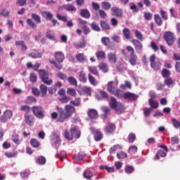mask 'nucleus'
I'll list each match as a JSON object with an SVG mask.
<instances>
[{
	"mask_svg": "<svg viewBox=\"0 0 180 180\" xmlns=\"http://www.w3.org/2000/svg\"><path fill=\"white\" fill-rule=\"evenodd\" d=\"M167 152H165L164 150H158V153H156L154 160H160V158H165L167 155Z\"/></svg>",
	"mask_w": 180,
	"mask_h": 180,
	"instance_id": "393cba45",
	"label": "nucleus"
},
{
	"mask_svg": "<svg viewBox=\"0 0 180 180\" xmlns=\"http://www.w3.org/2000/svg\"><path fill=\"white\" fill-rule=\"evenodd\" d=\"M171 122H172V123H173V127H174L176 129H178L179 128H180V122L178 121L177 119L172 118V119H171Z\"/></svg>",
	"mask_w": 180,
	"mask_h": 180,
	"instance_id": "603ef678",
	"label": "nucleus"
},
{
	"mask_svg": "<svg viewBox=\"0 0 180 180\" xmlns=\"http://www.w3.org/2000/svg\"><path fill=\"white\" fill-rule=\"evenodd\" d=\"M123 34L125 39H130L131 38V31L129 29L124 28L123 30Z\"/></svg>",
	"mask_w": 180,
	"mask_h": 180,
	"instance_id": "49530a36",
	"label": "nucleus"
},
{
	"mask_svg": "<svg viewBox=\"0 0 180 180\" xmlns=\"http://www.w3.org/2000/svg\"><path fill=\"white\" fill-rule=\"evenodd\" d=\"M70 105H72L73 107H79L81 105V98L77 97L75 100H71L70 101Z\"/></svg>",
	"mask_w": 180,
	"mask_h": 180,
	"instance_id": "cd10ccee",
	"label": "nucleus"
},
{
	"mask_svg": "<svg viewBox=\"0 0 180 180\" xmlns=\"http://www.w3.org/2000/svg\"><path fill=\"white\" fill-rule=\"evenodd\" d=\"M88 117H89L91 121L96 120L98 118V110L94 109H90L88 110Z\"/></svg>",
	"mask_w": 180,
	"mask_h": 180,
	"instance_id": "4468645a",
	"label": "nucleus"
},
{
	"mask_svg": "<svg viewBox=\"0 0 180 180\" xmlns=\"http://www.w3.org/2000/svg\"><path fill=\"white\" fill-rule=\"evenodd\" d=\"M114 84V82L113 81H110L108 82V87H107V90L110 94H114V91H116L115 87L113 86Z\"/></svg>",
	"mask_w": 180,
	"mask_h": 180,
	"instance_id": "c85d7f7f",
	"label": "nucleus"
},
{
	"mask_svg": "<svg viewBox=\"0 0 180 180\" xmlns=\"http://www.w3.org/2000/svg\"><path fill=\"white\" fill-rule=\"evenodd\" d=\"M148 103L150 104L151 108L157 109L159 106L158 103L155 101L153 98L148 100Z\"/></svg>",
	"mask_w": 180,
	"mask_h": 180,
	"instance_id": "a18cd8bd",
	"label": "nucleus"
},
{
	"mask_svg": "<svg viewBox=\"0 0 180 180\" xmlns=\"http://www.w3.org/2000/svg\"><path fill=\"white\" fill-rule=\"evenodd\" d=\"M136 140V135L134 133H131L128 136V142L133 143Z\"/></svg>",
	"mask_w": 180,
	"mask_h": 180,
	"instance_id": "bf43d9fd",
	"label": "nucleus"
},
{
	"mask_svg": "<svg viewBox=\"0 0 180 180\" xmlns=\"http://www.w3.org/2000/svg\"><path fill=\"white\" fill-rule=\"evenodd\" d=\"M131 44L134 46L136 51H142L143 49V44L139 41V39H132Z\"/></svg>",
	"mask_w": 180,
	"mask_h": 180,
	"instance_id": "2eb2a0df",
	"label": "nucleus"
},
{
	"mask_svg": "<svg viewBox=\"0 0 180 180\" xmlns=\"http://www.w3.org/2000/svg\"><path fill=\"white\" fill-rule=\"evenodd\" d=\"M63 8L65 9L68 12H76L77 8L72 4H68L63 6Z\"/></svg>",
	"mask_w": 180,
	"mask_h": 180,
	"instance_id": "412c9836",
	"label": "nucleus"
},
{
	"mask_svg": "<svg viewBox=\"0 0 180 180\" xmlns=\"http://www.w3.org/2000/svg\"><path fill=\"white\" fill-rule=\"evenodd\" d=\"M65 138L66 140L72 141L73 139H75V136L71 131V129L68 131V129H65V134H64Z\"/></svg>",
	"mask_w": 180,
	"mask_h": 180,
	"instance_id": "5701e85b",
	"label": "nucleus"
},
{
	"mask_svg": "<svg viewBox=\"0 0 180 180\" xmlns=\"http://www.w3.org/2000/svg\"><path fill=\"white\" fill-rule=\"evenodd\" d=\"M129 153L133 155V154H136L138 151V148L136 146H132L131 147L129 148Z\"/></svg>",
	"mask_w": 180,
	"mask_h": 180,
	"instance_id": "0e129e2a",
	"label": "nucleus"
},
{
	"mask_svg": "<svg viewBox=\"0 0 180 180\" xmlns=\"http://www.w3.org/2000/svg\"><path fill=\"white\" fill-rule=\"evenodd\" d=\"M155 55H151L150 57V66L153 70L158 71L161 69L162 63L161 61H155Z\"/></svg>",
	"mask_w": 180,
	"mask_h": 180,
	"instance_id": "0eeeda50",
	"label": "nucleus"
},
{
	"mask_svg": "<svg viewBox=\"0 0 180 180\" xmlns=\"http://www.w3.org/2000/svg\"><path fill=\"white\" fill-rule=\"evenodd\" d=\"M32 94L35 96H41L40 90L36 87L32 88Z\"/></svg>",
	"mask_w": 180,
	"mask_h": 180,
	"instance_id": "774afa93",
	"label": "nucleus"
},
{
	"mask_svg": "<svg viewBox=\"0 0 180 180\" xmlns=\"http://www.w3.org/2000/svg\"><path fill=\"white\" fill-rule=\"evenodd\" d=\"M76 59L78 62L84 63L85 61H86V56H84V53H79L76 56Z\"/></svg>",
	"mask_w": 180,
	"mask_h": 180,
	"instance_id": "7c9ffc66",
	"label": "nucleus"
},
{
	"mask_svg": "<svg viewBox=\"0 0 180 180\" xmlns=\"http://www.w3.org/2000/svg\"><path fill=\"white\" fill-rule=\"evenodd\" d=\"M88 79L90 84H91L94 86H96L98 84V82L96 80L95 77L92 76L91 75H88Z\"/></svg>",
	"mask_w": 180,
	"mask_h": 180,
	"instance_id": "c756f323",
	"label": "nucleus"
},
{
	"mask_svg": "<svg viewBox=\"0 0 180 180\" xmlns=\"http://www.w3.org/2000/svg\"><path fill=\"white\" fill-rule=\"evenodd\" d=\"M31 18H32L33 20L37 24L41 23V17L37 13H33L32 14H31Z\"/></svg>",
	"mask_w": 180,
	"mask_h": 180,
	"instance_id": "4c0bfd02",
	"label": "nucleus"
},
{
	"mask_svg": "<svg viewBox=\"0 0 180 180\" xmlns=\"http://www.w3.org/2000/svg\"><path fill=\"white\" fill-rule=\"evenodd\" d=\"M111 12L113 16H115L116 18H122V15H123L122 10L120 9V8L112 7Z\"/></svg>",
	"mask_w": 180,
	"mask_h": 180,
	"instance_id": "ddd939ff",
	"label": "nucleus"
},
{
	"mask_svg": "<svg viewBox=\"0 0 180 180\" xmlns=\"http://www.w3.org/2000/svg\"><path fill=\"white\" fill-rule=\"evenodd\" d=\"M68 96L75 97L77 96L76 90L72 87H69L68 89V91H66Z\"/></svg>",
	"mask_w": 180,
	"mask_h": 180,
	"instance_id": "c03bdc74",
	"label": "nucleus"
},
{
	"mask_svg": "<svg viewBox=\"0 0 180 180\" xmlns=\"http://www.w3.org/2000/svg\"><path fill=\"white\" fill-rule=\"evenodd\" d=\"M57 111L58 112V117L57 119V122L59 123H63L67 120L69 119V117H71L70 115L65 113V111L63 108H60L59 106L56 107Z\"/></svg>",
	"mask_w": 180,
	"mask_h": 180,
	"instance_id": "20e7f679",
	"label": "nucleus"
},
{
	"mask_svg": "<svg viewBox=\"0 0 180 180\" xmlns=\"http://www.w3.org/2000/svg\"><path fill=\"white\" fill-rule=\"evenodd\" d=\"M123 98L129 101H136L139 98V96L134 93L127 92L124 93Z\"/></svg>",
	"mask_w": 180,
	"mask_h": 180,
	"instance_id": "1a4fd4ad",
	"label": "nucleus"
},
{
	"mask_svg": "<svg viewBox=\"0 0 180 180\" xmlns=\"http://www.w3.org/2000/svg\"><path fill=\"white\" fill-rule=\"evenodd\" d=\"M24 122H25L26 124L32 127L34 123V117L32 115L25 114L24 115Z\"/></svg>",
	"mask_w": 180,
	"mask_h": 180,
	"instance_id": "9d476101",
	"label": "nucleus"
},
{
	"mask_svg": "<svg viewBox=\"0 0 180 180\" xmlns=\"http://www.w3.org/2000/svg\"><path fill=\"white\" fill-rule=\"evenodd\" d=\"M101 29L104 30H110V24H108L107 22H105L104 20L101 21Z\"/></svg>",
	"mask_w": 180,
	"mask_h": 180,
	"instance_id": "79ce46f5",
	"label": "nucleus"
},
{
	"mask_svg": "<svg viewBox=\"0 0 180 180\" xmlns=\"http://www.w3.org/2000/svg\"><path fill=\"white\" fill-rule=\"evenodd\" d=\"M82 176L85 179L92 180L91 178L94 177V173L91 170L86 169L82 173Z\"/></svg>",
	"mask_w": 180,
	"mask_h": 180,
	"instance_id": "6ab92c4d",
	"label": "nucleus"
},
{
	"mask_svg": "<svg viewBox=\"0 0 180 180\" xmlns=\"http://www.w3.org/2000/svg\"><path fill=\"white\" fill-rule=\"evenodd\" d=\"M97 60H105L106 59V53L103 51H98L96 53Z\"/></svg>",
	"mask_w": 180,
	"mask_h": 180,
	"instance_id": "a878e982",
	"label": "nucleus"
},
{
	"mask_svg": "<svg viewBox=\"0 0 180 180\" xmlns=\"http://www.w3.org/2000/svg\"><path fill=\"white\" fill-rule=\"evenodd\" d=\"M56 76L59 79H61V80H66L68 78L67 75H65L61 72H58Z\"/></svg>",
	"mask_w": 180,
	"mask_h": 180,
	"instance_id": "e2e57ef3",
	"label": "nucleus"
},
{
	"mask_svg": "<svg viewBox=\"0 0 180 180\" xmlns=\"http://www.w3.org/2000/svg\"><path fill=\"white\" fill-rule=\"evenodd\" d=\"M42 16L45 17L46 20H51L53 19V14L49 11H44L42 13Z\"/></svg>",
	"mask_w": 180,
	"mask_h": 180,
	"instance_id": "3c124183",
	"label": "nucleus"
},
{
	"mask_svg": "<svg viewBox=\"0 0 180 180\" xmlns=\"http://www.w3.org/2000/svg\"><path fill=\"white\" fill-rule=\"evenodd\" d=\"M135 37L138 39L139 41H142L143 39V36L141 32H140L138 30H136L134 32Z\"/></svg>",
	"mask_w": 180,
	"mask_h": 180,
	"instance_id": "864d4df0",
	"label": "nucleus"
},
{
	"mask_svg": "<svg viewBox=\"0 0 180 180\" xmlns=\"http://www.w3.org/2000/svg\"><path fill=\"white\" fill-rule=\"evenodd\" d=\"M30 145L34 148H37L40 147V142L38 141L37 139L33 138V139H31L30 140Z\"/></svg>",
	"mask_w": 180,
	"mask_h": 180,
	"instance_id": "473e14b6",
	"label": "nucleus"
},
{
	"mask_svg": "<svg viewBox=\"0 0 180 180\" xmlns=\"http://www.w3.org/2000/svg\"><path fill=\"white\" fill-rule=\"evenodd\" d=\"M68 80L70 82V84H72V86H77V85L78 84V82H77V79H75V77H69L68 78Z\"/></svg>",
	"mask_w": 180,
	"mask_h": 180,
	"instance_id": "6e6d98bb",
	"label": "nucleus"
},
{
	"mask_svg": "<svg viewBox=\"0 0 180 180\" xmlns=\"http://www.w3.org/2000/svg\"><path fill=\"white\" fill-rule=\"evenodd\" d=\"M89 71L90 72V73H92L94 76L99 77V72L98 70V68H96V67H89Z\"/></svg>",
	"mask_w": 180,
	"mask_h": 180,
	"instance_id": "ea45409f",
	"label": "nucleus"
},
{
	"mask_svg": "<svg viewBox=\"0 0 180 180\" xmlns=\"http://www.w3.org/2000/svg\"><path fill=\"white\" fill-rule=\"evenodd\" d=\"M19 137L20 136L18 134H17L16 133H13V134H12L11 136V140L12 141H13L14 143L20 145L21 144V141Z\"/></svg>",
	"mask_w": 180,
	"mask_h": 180,
	"instance_id": "bb28decb",
	"label": "nucleus"
},
{
	"mask_svg": "<svg viewBox=\"0 0 180 180\" xmlns=\"http://www.w3.org/2000/svg\"><path fill=\"white\" fill-rule=\"evenodd\" d=\"M36 103H37V98H34V96H28L25 100L26 104L30 105V104Z\"/></svg>",
	"mask_w": 180,
	"mask_h": 180,
	"instance_id": "58836bf2",
	"label": "nucleus"
},
{
	"mask_svg": "<svg viewBox=\"0 0 180 180\" xmlns=\"http://www.w3.org/2000/svg\"><path fill=\"white\" fill-rule=\"evenodd\" d=\"M20 110L25 112V114L28 115V113L32 110V108H30V106L29 105H24L20 108Z\"/></svg>",
	"mask_w": 180,
	"mask_h": 180,
	"instance_id": "a19ab883",
	"label": "nucleus"
},
{
	"mask_svg": "<svg viewBox=\"0 0 180 180\" xmlns=\"http://www.w3.org/2000/svg\"><path fill=\"white\" fill-rule=\"evenodd\" d=\"M39 63H35V65H33V70L34 71L38 72L39 79H41V82L44 83L47 86H51L53 84V79L49 77V72L46 71L45 70H38L40 67Z\"/></svg>",
	"mask_w": 180,
	"mask_h": 180,
	"instance_id": "f257e3e1",
	"label": "nucleus"
},
{
	"mask_svg": "<svg viewBox=\"0 0 180 180\" xmlns=\"http://www.w3.org/2000/svg\"><path fill=\"white\" fill-rule=\"evenodd\" d=\"M52 140L54 143V144H60V138L58 134H53L52 135Z\"/></svg>",
	"mask_w": 180,
	"mask_h": 180,
	"instance_id": "e433bc0d",
	"label": "nucleus"
},
{
	"mask_svg": "<svg viewBox=\"0 0 180 180\" xmlns=\"http://www.w3.org/2000/svg\"><path fill=\"white\" fill-rule=\"evenodd\" d=\"M64 59H65V55L63 52L55 53V60H56L58 63H62Z\"/></svg>",
	"mask_w": 180,
	"mask_h": 180,
	"instance_id": "f3484780",
	"label": "nucleus"
},
{
	"mask_svg": "<svg viewBox=\"0 0 180 180\" xmlns=\"http://www.w3.org/2000/svg\"><path fill=\"white\" fill-rule=\"evenodd\" d=\"M27 24L32 29L37 28V25L33 22L32 19H27Z\"/></svg>",
	"mask_w": 180,
	"mask_h": 180,
	"instance_id": "338daca9",
	"label": "nucleus"
},
{
	"mask_svg": "<svg viewBox=\"0 0 180 180\" xmlns=\"http://www.w3.org/2000/svg\"><path fill=\"white\" fill-rule=\"evenodd\" d=\"M64 112L66 115H70L72 117V115L75 113L76 109L75 106L68 104L65 106Z\"/></svg>",
	"mask_w": 180,
	"mask_h": 180,
	"instance_id": "f8f14e48",
	"label": "nucleus"
},
{
	"mask_svg": "<svg viewBox=\"0 0 180 180\" xmlns=\"http://www.w3.org/2000/svg\"><path fill=\"white\" fill-rule=\"evenodd\" d=\"M91 26V29L94 31H95V32H100L101 31V29H100L98 25L96 22H92Z\"/></svg>",
	"mask_w": 180,
	"mask_h": 180,
	"instance_id": "69168bd1",
	"label": "nucleus"
},
{
	"mask_svg": "<svg viewBox=\"0 0 180 180\" xmlns=\"http://www.w3.org/2000/svg\"><path fill=\"white\" fill-rule=\"evenodd\" d=\"M78 79L82 83H85L87 82V78L85 77V73L84 71L79 72V75L78 76Z\"/></svg>",
	"mask_w": 180,
	"mask_h": 180,
	"instance_id": "f704fd0d",
	"label": "nucleus"
},
{
	"mask_svg": "<svg viewBox=\"0 0 180 180\" xmlns=\"http://www.w3.org/2000/svg\"><path fill=\"white\" fill-rule=\"evenodd\" d=\"M109 106L112 109L115 110L117 112L123 110V104L122 103H118L117 100L114 96H111L109 101Z\"/></svg>",
	"mask_w": 180,
	"mask_h": 180,
	"instance_id": "7ed1b4c3",
	"label": "nucleus"
},
{
	"mask_svg": "<svg viewBox=\"0 0 180 180\" xmlns=\"http://www.w3.org/2000/svg\"><path fill=\"white\" fill-rule=\"evenodd\" d=\"M164 84L166 85L168 88H169L171 86L174 85V81L171 77H168L166 79L164 80Z\"/></svg>",
	"mask_w": 180,
	"mask_h": 180,
	"instance_id": "72a5a7b5",
	"label": "nucleus"
},
{
	"mask_svg": "<svg viewBox=\"0 0 180 180\" xmlns=\"http://www.w3.org/2000/svg\"><path fill=\"white\" fill-rule=\"evenodd\" d=\"M101 7L105 10V11H108V10H110L111 8V4L110 2L108 1H103L101 3Z\"/></svg>",
	"mask_w": 180,
	"mask_h": 180,
	"instance_id": "09e8293b",
	"label": "nucleus"
},
{
	"mask_svg": "<svg viewBox=\"0 0 180 180\" xmlns=\"http://www.w3.org/2000/svg\"><path fill=\"white\" fill-rule=\"evenodd\" d=\"M116 157L119 160L125 159L127 158V154L123 151L117 153Z\"/></svg>",
	"mask_w": 180,
	"mask_h": 180,
	"instance_id": "5fc2aeb1",
	"label": "nucleus"
},
{
	"mask_svg": "<svg viewBox=\"0 0 180 180\" xmlns=\"http://www.w3.org/2000/svg\"><path fill=\"white\" fill-rule=\"evenodd\" d=\"M18 155V152H13V153H4V156L7 157L8 158H16Z\"/></svg>",
	"mask_w": 180,
	"mask_h": 180,
	"instance_id": "052dcab7",
	"label": "nucleus"
},
{
	"mask_svg": "<svg viewBox=\"0 0 180 180\" xmlns=\"http://www.w3.org/2000/svg\"><path fill=\"white\" fill-rule=\"evenodd\" d=\"M108 61L110 64H115L117 62V56H116V53H109L108 54Z\"/></svg>",
	"mask_w": 180,
	"mask_h": 180,
	"instance_id": "dca6fc26",
	"label": "nucleus"
},
{
	"mask_svg": "<svg viewBox=\"0 0 180 180\" xmlns=\"http://www.w3.org/2000/svg\"><path fill=\"white\" fill-rule=\"evenodd\" d=\"M80 15L85 19H89L91 18V13L87 9H82L80 10Z\"/></svg>",
	"mask_w": 180,
	"mask_h": 180,
	"instance_id": "4be33fe9",
	"label": "nucleus"
},
{
	"mask_svg": "<svg viewBox=\"0 0 180 180\" xmlns=\"http://www.w3.org/2000/svg\"><path fill=\"white\" fill-rule=\"evenodd\" d=\"M154 20L155 24L158 25V27H161L162 25V20L158 14H155L154 15Z\"/></svg>",
	"mask_w": 180,
	"mask_h": 180,
	"instance_id": "2f4dec72",
	"label": "nucleus"
},
{
	"mask_svg": "<svg viewBox=\"0 0 180 180\" xmlns=\"http://www.w3.org/2000/svg\"><path fill=\"white\" fill-rule=\"evenodd\" d=\"M41 56H42L41 53L38 52L36 49H33L32 52H31L29 54V57H31L34 59L41 58Z\"/></svg>",
	"mask_w": 180,
	"mask_h": 180,
	"instance_id": "aec40b11",
	"label": "nucleus"
},
{
	"mask_svg": "<svg viewBox=\"0 0 180 180\" xmlns=\"http://www.w3.org/2000/svg\"><path fill=\"white\" fill-rule=\"evenodd\" d=\"M48 87L45 84H41L39 86V92L41 93V97L45 98L47 96Z\"/></svg>",
	"mask_w": 180,
	"mask_h": 180,
	"instance_id": "a211bd4d",
	"label": "nucleus"
},
{
	"mask_svg": "<svg viewBox=\"0 0 180 180\" xmlns=\"http://www.w3.org/2000/svg\"><path fill=\"white\" fill-rule=\"evenodd\" d=\"M98 68L100 70H103L104 73H107L108 72V65L105 63H101Z\"/></svg>",
	"mask_w": 180,
	"mask_h": 180,
	"instance_id": "c9c22d12",
	"label": "nucleus"
},
{
	"mask_svg": "<svg viewBox=\"0 0 180 180\" xmlns=\"http://www.w3.org/2000/svg\"><path fill=\"white\" fill-rule=\"evenodd\" d=\"M170 71L166 68L162 70V77L165 79L169 78L170 77Z\"/></svg>",
	"mask_w": 180,
	"mask_h": 180,
	"instance_id": "8fccbe9b",
	"label": "nucleus"
},
{
	"mask_svg": "<svg viewBox=\"0 0 180 180\" xmlns=\"http://www.w3.org/2000/svg\"><path fill=\"white\" fill-rule=\"evenodd\" d=\"M164 39L165 41L167 42V44L169 46H173L175 41V37L173 32H166L164 34Z\"/></svg>",
	"mask_w": 180,
	"mask_h": 180,
	"instance_id": "423d86ee",
	"label": "nucleus"
},
{
	"mask_svg": "<svg viewBox=\"0 0 180 180\" xmlns=\"http://www.w3.org/2000/svg\"><path fill=\"white\" fill-rule=\"evenodd\" d=\"M31 109L35 117H37L39 119H43L45 117L43 107L36 105V106H32Z\"/></svg>",
	"mask_w": 180,
	"mask_h": 180,
	"instance_id": "39448f33",
	"label": "nucleus"
},
{
	"mask_svg": "<svg viewBox=\"0 0 180 180\" xmlns=\"http://www.w3.org/2000/svg\"><path fill=\"white\" fill-rule=\"evenodd\" d=\"M129 53V56L128 54ZM121 53L125 57L129 58V63L131 66L137 65L138 56L135 54L134 49L131 46H127V49H122Z\"/></svg>",
	"mask_w": 180,
	"mask_h": 180,
	"instance_id": "f03ea898",
	"label": "nucleus"
},
{
	"mask_svg": "<svg viewBox=\"0 0 180 180\" xmlns=\"http://www.w3.org/2000/svg\"><path fill=\"white\" fill-rule=\"evenodd\" d=\"M116 129L115 124L113 122H108L107 125H105V131L108 134H112Z\"/></svg>",
	"mask_w": 180,
	"mask_h": 180,
	"instance_id": "9b49d317",
	"label": "nucleus"
},
{
	"mask_svg": "<svg viewBox=\"0 0 180 180\" xmlns=\"http://www.w3.org/2000/svg\"><path fill=\"white\" fill-rule=\"evenodd\" d=\"M143 18L147 21H150L151 19H153V13H151L150 12H144Z\"/></svg>",
	"mask_w": 180,
	"mask_h": 180,
	"instance_id": "4d7b16f0",
	"label": "nucleus"
},
{
	"mask_svg": "<svg viewBox=\"0 0 180 180\" xmlns=\"http://www.w3.org/2000/svg\"><path fill=\"white\" fill-rule=\"evenodd\" d=\"M70 131L74 136V138L76 139H78L80 138L81 136V131L78 130L76 127L70 128Z\"/></svg>",
	"mask_w": 180,
	"mask_h": 180,
	"instance_id": "b1692460",
	"label": "nucleus"
},
{
	"mask_svg": "<svg viewBox=\"0 0 180 180\" xmlns=\"http://www.w3.org/2000/svg\"><path fill=\"white\" fill-rule=\"evenodd\" d=\"M134 172V167L133 166H130V165L125 166V167H124L125 173H127L128 174H131Z\"/></svg>",
	"mask_w": 180,
	"mask_h": 180,
	"instance_id": "de8ad7c7",
	"label": "nucleus"
},
{
	"mask_svg": "<svg viewBox=\"0 0 180 180\" xmlns=\"http://www.w3.org/2000/svg\"><path fill=\"white\" fill-rule=\"evenodd\" d=\"M2 116L6 117L8 119H11L13 117V112L10 110H6L4 111Z\"/></svg>",
	"mask_w": 180,
	"mask_h": 180,
	"instance_id": "680f3d73",
	"label": "nucleus"
},
{
	"mask_svg": "<svg viewBox=\"0 0 180 180\" xmlns=\"http://www.w3.org/2000/svg\"><path fill=\"white\" fill-rule=\"evenodd\" d=\"M70 100L71 98H70V96H64L58 98L59 102H61V103L63 104L68 103Z\"/></svg>",
	"mask_w": 180,
	"mask_h": 180,
	"instance_id": "37998d69",
	"label": "nucleus"
},
{
	"mask_svg": "<svg viewBox=\"0 0 180 180\" xmlns=\"http://www.w3.org/2000/svg\"><path fill=\"white\" fill-rule=\"evenodd\" d=\"M46 162V158L44 156H40L37 158V162L39 165H44Z\"/></svg>",
	"mask_w": 180,
	"mask_h": 180,
	"instance_id": "13d9d810",
	"label": "nucleus"
},
{
	"mask_svg": "<svg viewBox=\"0 0 180 180\" xmlns=\"http://www.w3.org/2000/svg\"><path fill=\"white\" fill-rule=\"evenodd\" d=\"M90 131H91L92 134H94V138L96 141H99L103 139V133L101 132L99 130L96 129L94 127L89 128Z\"/></svg>",
	"mask_w": 180,
	"mask_h": 180,
	"instance_id": "6e6552de",
	"label": "nucleus"
}]
</instances>
